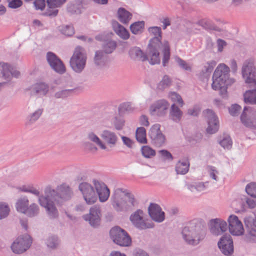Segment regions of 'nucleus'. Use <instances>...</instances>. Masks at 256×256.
Wrapping results in <instances>:
<instances>
[{
  "label": "nucleus",
  "mask_w": 256,
  "mask_h": 256,
  "mask_svg": "<svg viewBox=\"0 0 256 256\" xmlns=\"http://www.w3.org/2000/svg\"><path fill=\"white\" fill-rule=\"evenodd\" d=\"M73 192L71 188L65 184L58 186L56 190L48 186L44 190V196L38 198L40 205L44 208L50 219H54L58 216V212L54 202L58 204L71 199Z\"/></svg>",
  "instance_id": "nucleus-1"
},
{
  "label": "nucleus",
  "mask_w": 256,
  "mask_h": 256,
  "mask_svg": "<svg viewBox=\"0 0 256 256\" xmlns=\"http://www.w3.org/2000/svg\"><path fill=\"white\" fill-rule=\"evenodd\" d=\"M230 68L224 64H220L216 68L212 76V88L214 90L219 91L223 98L227 96L228 87L235 82L230 77Z\"/></svg>",
  "instance_id": "nucleus-2"
},
{
  "label": "nucleus",
  "mask_w": 256,
  "mask_h": 256,
  "mask_svg": "<svg viewBox=\"0 0 256 256\" xmlns=\"http://www.w3.org/2000/svg\"><path fill=\"white\" fill-rule=\"evenodd\" d=\"M182 237L188 245L196 246L204 238L206 229L204 226L197 220H192L182 232Z\"/></svg>",
  "instance_id": "nucleus-3"
},
{
  "label": "nucleus",
  "mask_w": 256,
  "mask_h": 256,
  "mask_svg": "<svg viewBox=\"0 0 256 256\" xmlns=\"http://www.w3.org/2000/svg\"><path fill=\"white\" fill-rule=\"evenodd\" d=\"M134 196L126 194L122 188H116L113 192V209L117 212L131 211L136 206Z\"/></svg>",
  "instance_id": "nucleus-4"
},
{
  "label": "nucleus",
  "mask_w": 256,
  "mask_h": 256,
  "mask_svg": "<svg viewBox=\"0 0 256 256\" xmlns=\"http://www.w3.org/2000/svg\"><path fill=\"white\" fill-rule=\"evenodd\" d=\"M150 36L154 37L151 38L148 45V56L150 58V64H160L159 49L162 44V30L159 26H151L148 30Z\"/></svg>",
  "instance_id": "nucleus-5"
},
{
  "label": "nucleus",
  "mask_w": 256,
  "mask_h": 256,
  "mask_svg": "<svg viewBox=\"0 0 256 256\" xmlns=\"http://www.w3.org/2000/svg\"><path fill=\"white\" fill-rule=\"evenodd\" d=\"M87 60V54L84 48L76 46L70 60V66L76 72L81 73L84 69Z\"/></svg>",
  "instance_id": "nucleus-6"
},
{
  "label": "nucleus",
  "mask_w": 256,
  "mask_h": 256,
  "mask_svg": "<svg viewBox=\"0 0 256 256\" xmlns=\"http://www.w3.org/2000/svg\"><path fill=\"white\" fill-rule=\"evenodd\" d=\"M132 225L139 230H144L154 227L153 224L150 222L144 212L138 209L132 212L129 217Z\"/></svg>",
  "instance_id": "nucleus-7"
},
{
  "label": "nucleus",
  "mask_w": 256,
  "mask_h": 256,
  "mask_svg": "<svg viewBox=\"0 0 256 256\" xmlns=\"http://www.w3.org/2000/svg\"><path fill=\"white\" fill-rule=\"evenodd\" d=\"M32 242V238L28 234L20 236L12 244V250L15 254H22L30 248Z\"/></svg>",
  "instance_id": "nucleus-8"
},
{
  "label": "nucleus",
  "mask_w": 256,
  "mask_h": 256,
  "mask_svg": "<svg viewBox=\"0 0 256 256\" xmlns=\"http://www.w3.org/2000/svg\"><path fill=\"white\" fill-rule=\"evenodd\" d=\"M242 78L245 82L250 84V87H256V68L252 61H246L242 70Z\"/></svg>",
  "instance_id": "nucleus-9"
},
{
  "label": "nucleus",
  "mask_w": 256,
  "mask_h": 256,
  "mask_svg": "<svg viewBox=\"0 0 256 256\" xmlns=\"http://www.w3.org/2000/svg\"><path fill=\"white\" fill-rule=\"evenodd\" d=\"M113 242L122 246H129L132 239L128 234L118 226L113 227Z\"/></svg>",
  "instance_id": "nucleus-10"
},
{
  "label": "nucleus",
  "mask_w": 256,
  "mask_h": 256,
  "mask_svg": "<svg viewBox=\"0 0 256 256\" xmlns=\"http://www.w3.org/2000/svg\"><path fill=\"white\" fill-rule=\"evenodd\" d=\"M78 189L87 204H92L96 202L98 196L91 184L86 182H82L79 184Z\"/></svg>",
  "instance_id": "nucleus-11"
},
{
  "label": "nucleus",
  "mask_w": 256,
  "mask_h": 256,
  "mask_svg": "<svg viewBox=\"0 0 256 256\" xmlns=\"http://www.w3.org/2000/svg\"><path fill=\"white\" fill-rule=\"evenodd\" d=\"M20 72L13 68L8 63L0 62V76L6 80V82L12 84L13 77L18 78Z\"/></svg>",
  "instance_id": "nucleus-12"
},
{
  "label": "nucleus",
  "mask_w": 256,
  "mask_h": 256,
  "mask_svg": "<svg viewBox=\"0 0 256 256\" xmlns=\"http://www.w3.org/2000/svg\"><path fill=\"white\" fill-rule=\"evenodd\" d=\"M240 120L246 126L256 128V110L250 106H245Z\"/></svg>",
  "instance_id": "nucleus-13"
},
{
  "label": "nucleus",
  "mask_w": 256,
  "mask_h": 256,
  "mask_svg": "<svg viewBox=\"0 0 256 256\" xmlns=\"http://www.w3.org/2000/svg\"><path fill=\"white\" fill-rule=\"evenodd\" d=\"M228 222L229 231L232 235L240 236L244 234V229L242 223L236 216L230 215L228 219Z\"/></svg>",
  "instance_id": "nucleus-14"
},
{
  "label": "nucleus",
  "mask_w": 256,
  "mask_h": 256,
  "mask_svg": "<svg viewBox=\"0 0 256 256\" xmlns=\"http://www.w3.org/2000/svg\"><path fill=\"white\" fill-rule=\"evenodd\" d=\"M203 114L208 122L207 132L213 134L218 132L219 128L218 120L214 112L207 109L203 112Z\"/></svg>",
  "instance_id": "nucleus-15"
},
{
  "label": "nucleus",
  "mask_w": 256,
  "mask_h": 256,
  "mask_svg": "<svg viewBox=\"0 0 256 256\" xmlns=\"http://www.w3.org/2000/svg\"><path fill=\"white\" fill-rule=\"evenodd\" d=\"M83 219L88 222L94 228L99 226L100 222V207L94 206L90 209L88 214L82 216Z\"/></svg>",
  "instance_id": "nucleus-16"
},
{
  "label": "nucleus",
  "mask_w": 256,
  "mask_h": 256,
  "mask_svg": "<svg viewBox=\"0 0 256 256\" xmlns=\"http://www.w3.org/2000/svg\"><path fill=\"white\" fill-rule=\"evenodd\" d=\"M209 228L210 232L214 236H220L226 231L228 224L221 218H214L210 220Z\"/></svg>",
  "instance_id": "nucleus-17"
},
{
  "label": "nucleus",
  "mask_w": 256,
  "mask_h": 256,
  "mask_svg": "<svg viewBox=\"0 0 256 256\" xmlns=\"http://www.w3.org/2000/svg\"><path fill=\"white\" fill-rule=\"evenodd\" d=\"M46 60L52 68L56 72L60 74L66 72V68L63 62L54 53L48 52Z\"/></svg>",
  "instance_id": "nucleus-18"
},
{
  "label": "nucleus",
  "mask_w": 256,
  "mask_h": 256,
  "mask_svg": "<svg viewBox=\"0 0 256 256\" xmlns=\"http://www.w3.org/2000/svg\"><path fill=\"white\" fill-rule=\"evenodd\" d=\"M95 190L101 202H105L110 196V190L106 184L100 180L94 179L92 180Z\"/></svg>",
  "instance_id": "nucleus-19"
},
{
  "label": "nucleus",
  "mask_w": 256,
  "mask_h": 256,
  "mask_svg": "<svg viewBox=\"0 0 256 256\" xmlns=\"http://www.w3.org/2000/svg\"><path fill=\"white\" fill-rule=\"evenodd\" d=\"M218 244L221 252L225 255H230L234 252L233 242L229 234L223 236Z\"/></svg>",
  "instance_id": "nucleus-20"
},
{
  "label": "nucleus",
  "mask_w": 256,
  "mask_h": 256,
  "mask_svg": "<svg viewBox=\"0 0 256 256\" xmlns=\"http://www.w3.org/2000/svg\"><path fill=\"white\" fill-rule=\"evenodd\" d=\"M149 136L152 142L157 146H160L165 142V136L160 130L159 124H154L150 128Z\"/></svg>",
  "instance_id": "nucleus-21"
},
{
  "label": "nucleus",
  "mask_w": 256,
  "mask_h": 256,
  "mask_svg": "<svg viewBox=\"0 0 256 256\" xmlns=\"http://www.w3.org/2000/svg\"><path fill=\"white\" fill-rule=\"evenodd\" d=\"M148 214L151 218L158 222H161L164 220V212L159 205L151 203L148 208Z\"/></svg>",
  "instance_id": "nucleus-22"
},
{
  "label": "nucleus",
  "mask_w": 256,
  "mask_h": 256,
  "mask_svg": "<svg viewBox=\"0 0 256 256\" xmlns=\"http://www.w3.org/2000/svg\"><path fill=\"white\" fill-rule=\"evenodd\" d=\"M170 106L169 103L165 100H160L154 103L150 110L152 114H156L159 116L165 114Z\"/></svg>",
  "instance_id": "nucleus-23"
},
{
  "label": "nucleus",
  "mask_w": 256,
  "mask_h": 256,
  "mask_svg": "<svg viewBox=\"0 0 256 256\" xmlns=\"http://www.w3.org/2000/svg\"><path fill=\"white\" fill-rule=\"evenodd\" d=\"M244 222L248 232V236L250 238H256V210L254 216H248L244 219Z\"/></svg>",
  "instance_id": "nucleus-24"
},
{
  "label": "nucleus",
  "mask_w": 256,
  "mask_h": 256,
  "mask_svg": "<svg viewBox=\"0 0 256 256\" xmlns=\"http://www.w3.org/2000/svg\"><path fill=\"white\" fill-rule=\"evenodd\" d=\"M96 39L98 41L104 42L102 48L106 54L112 52V32H104L96 36Z\"/></svg>",
  "instance_id": "nucleus-25"
},
{
  "label": "nucleus",
  "mask_w": 256,
  "mask_h": 256,
  "mask_svg": "<svg viewBox=\"0 0 256 256\" xmlns=\"http://www.w3.org/2000/svg\"><path fill=\"white\" fill-rule=\"evenodd\" d=\"M49 90V86L45 82H38L34 84L30 88L32 96H46Z\"/></svg>",
  "instance_id": "nucleus-26"
},
{
  "label": "nucleus",
  "mask_w": 256,
  "mask_h": 256,
  "mask_svg": "<svg viewBox=\"0 0 256 256\" xmlns=\"http://www.w3.org/2000/svg\"><path fill=\"white\" fill-rule=\"evenodd\" d=\"M113 30L115 33L123 40H127L130 37L128 30L117 21L113 22Z\"/></svg>",
  "instance_id": "nucleus-27"
},
{
  "label": "nucleus",
  "mask_w": 256,
  "mask_h": 256,
  "mask_svg": "<svg viewBox=\"0 0 256 256\" xmlns=\"http://www.w3.org/2000/svg\"><path fill=\"white\" fill-rule=\"evenodd\" d=\"M116 17L122 24H128L132 20V14L124 8H120L117 10Z\"/></svg>",
  "instance_id": "nucleus-28"
},
{
  "label": "nucleus",
  "mask_w": 256,
  "mask_h": 256,
  "mask_svg": "<svg viewBox=\"0 0 256 256\" xmlns=\"http://www.w3.org/2000/svg\"><path fill=\"white\" fill-rule=\"evenodd\" d=\"M128 54L132 59L144 61L148 58H149V60L150 61V58L148 57V55L146 56L138 47L134 46L130 48Z\"/></svg>",
  "instance_id": "nucleus-29"
},
{
  "label": "nucleus",
  "mask_w": 256,
  "mask_h": 256,
  "mask_svg": "<svg viewBox=\"0 0 256 256\" xmlns=\"http://www.w3.org/2000/svg\"><path fill=\"white\" fill-rule=\"evenodd\" d=\"M190 162L188 160H182L178 161L176 165V171L178 174H185L188 170Z\"/></svg>",
  "instance_id": "nucleus-30"
},
{
  "label": "nucleus",
  "mask_w": 256,
  "mask_h": 256,
  "mask_svg": "<svg viewBox=\"0 0 256 256\" xmlns=\"http://www.w3.org/2000/svg\"><path fill=\"white\" fill-rule=\"evenodd\" d=\"M182 116V112L174 104H172L170 110V118L174 121L178 122L180 120Z\"/></svg>",
  "instance_id": "nucleus-31"
},
{
  "label": "nucleus",
  "mask_w": 256,
  "mask_h": 256,
  "mask_svg": "<svg viewBox=\"0 0 256 256\" xmlns=\"http://www.w3.org/2000/svg\"><path fill=\"white\" fill-rule=\"evenodd\" d=\"M28 202L29 201L27 197L20 198L16 204V210L18 212L24 214L26 212V211L28 207Z\"/></svg>",
  "instance_id": "nucleus-32"
},
{
  "label": "nucleus",
  "mask_w": 256,
  "mask_h": 256,
  "mask_svg": "<svg viewBox=\"0 0 256 256\" xmlns=\"http://www.w3.org/2000/svg\"><path fill=\"white\" fill-rule=\"evenodd\" d=\"M208 182H198L193 184H190L187 186L188 188L192 192H201L205 190L208 187Z\"/></svg>",
  "instance_id": "nucleus-33"
},
{
  "label": "nucleus",
  "mask_w": 256,
  "mask_h": 256,
  "mask_svg": "<svg viewBox=\"0 0 256 256\" xmlns=\"http://www.w3.org/2000/svg\"><path fill=\"white\" fill-rule=\"evenodd\" d=\"M144 28V21H138L134 22L130 24V29L132 33L134 34H141Z\"/></svg>",
  "instance_id": "nucleus-34"
},
{
  "label": "nucleus",
  "mask_w": 256,
  "mask_h": 256,
  "mask_svg": "<svg viewBox=\"0 0 256 256\" xmlns=\"http://www.w3.org/2000/svg\"><path fill=\"white\" fill-rule=\"evenodd\" d=\"M244 97L245 103L256 104V89L246 91Z\"/></svg>",
  "instance_id": "nucleus-35"
},
{
  "label": "nucleus",
  "mask_w": 256,
  "mask_h": 256,
  "mask_svg": "<svg viewBox=\"0 0 256 256\" xmlns=\"http://www.w3.org/2000/svg\"><path fill=\"white\" fill-rule=\"evenodd\" d=\"M136 137L138 142L140 144L147 143L146 138V130L144 127H139L136 128Z\"/></svg>",
  "instance_id": "nucleus-36"
},
{
  "label": "nucleus",
  "mask_w": 256,
  "mask_h": 256,
  "mask_svg": "<svg viewBox=\"0 0 256 256\" xmlns=\"http://www.w3.org/2000/svg\"><path fill=\"white\" fill-rule=\"evenodd\" d=\"M163 46L162 65L165 66L168 63L170 57V48L168 41H164L162 44Z\"/></svg>",
  "instance_id": "nucleus-37"
},
{
  "label": "nucleus",
  "mask_w": 256,
  "mask_h": 256,
  "mask_svg": "<svg viewBox=\"0 0 256 256\" xmlns=\"http://www.w3.org/2000/svg\"><path fill=\"white\" fill-rule=\"evenodd\" d=\"M172 84V80L170 78L167 76H164L162 80L158 84L156 88L160 90H164L168 88Z\"/></svg>",
  "instance_id": "nucleus-38"
},
{
  "label": "nucleus",
  "mask_w": 256,
  "mask_h": 256,
  "mask_svg": "<svg viewBox=\"0 0 256 256\" xmlns=\"http://www.w3.org/2000/svg\"><path fill=\"white\" fill-rule=\"evenodd\" d=\"M88 139L98 146L101 149L106 150V146L104 143L93 132H90L88 134Z\"/></svg>",
  "instance_id": "nucleus-39"
},
{
  "label": "nucleus",
  "mask_w": 256,
  "mask_h": 256,
  "mask_svg": "<svg viewBox=\"0 0 256 256\" xmlns=\"http://www.w3.org/2000/svg\"><path fill=\"white\" fill-rule=\"evenodd\" d=\"M134 108L132 106L130 102H124L120 104L118 108V112L120 116H122L126 112H132Z\"/></svg>",
  "instance_id": "nucleus-40"
},
{
  "label": "nucleus",
  "mask_w": 256,
  "mask_h": 256,
  "mask_svg": "<svg viewBox=\"0 0 256 256\" xmlns=\"http://www.w3.org/2000/svg\"><path fill=\"white\" fill-rule=\"evenodd\" d=\"M43 111V108H38L34 112L30 114L27 118V123L30 124L36 122L42 116Z\"/></svg>",
  "instance_id": "nucleus-41"
},
{
  "label": "nucleus",
  "mask_w": 256,
  "mask_h": 256,
  "mask_svg": "<svg viewBox=\"0 0 256 256\" xmlns=\"http://www.w3.org/2000/svg\"><path fill=\"white\" fill-rule=\"evenodd\" d=\"M60 32L63 34L70 36L74 34V30L72 25H64L59 26Z\"/></svg>",
  "instance_id": "nucleus-42"
},
{
  "label": "nucleus",
  "mask_w": 256,
  "mask_h": 256,
  "mask_svg": "<svg viewBox=\"0 0 256 256\" xmlns=\"http://www.w3.org/2000/svg\"><path fill=\"white\" fill-rule=\"evenodd\" d=\"M26 212L24 214L30 217L36 216L39 213V207L36 204L33 203L29 206H28Z\"/></svg>",
  "instance_id": "nucleus-43"
},
{
  "label": "nucleus",
  "mask_w": 256,
  "mask_h": 256,
  "mask_svg": "<svg viewBox=\"0 0 256 256\" xmlns=\"http://www.w3.org/2000/svg\"><path fill=\"white\" fill-rule=\"evenodd\" d=\"M218 143L224 149L226 150L230 149L232 144V140L228 135L224 136L222 139L219 140Z\"/></svg>",
  "instance_id": "nucleus-44"
},
{
  "label": "nucleus",
  "mask_w": 256,
  "mask_h": 256,
  "mask_svg": "<svg viewBox=\"0 0 256 256\" xmlns=\"http://www.w3.org/2000/svg\"><path fill=\"white\" fill-rule=\"evenodd\" d=\"M46 246L52 249L56 248L60 244V240L58 236H52L48 238L46 242Z\"/></svg>",
  "instance_id": "nucleus-45"
},
{
  "label": "nucleus",
  "mask_w": 256,
  "mask_h": 256,
  "mask_svg": "<svg viewBox=\"0 0 256 256\" xmlns=\"http://www.w3.org/2000/svg\"><path fill=\"white\" fill-rule=\"evenodd\" d=\"M141 150L142 154L146 158H150L156 154L155 150L148 146H143Z\"/></svg>",
  "instance_id": "nucleus-46"
},
{
  "label": "nucleus",
  "mask_w": 256,
  "mask_h": 256,
  "mask_svg": "<svg viewBox=\"0 0 256 256\" xmlns=\"http://www.w3.org/2000/svg\"><path fill=\"white\" fill-rule=\"evenodd\" d=\"M10 208L6 204L0 202V219L6 218L9 214Z\"/></svg>",
  "instance_id": "nucleus-47"
},
{
  "label": "nucleus",
  "mask_w": 256,
  "mask_h": 256,
  "mask_svg": "<svg viewBox=\"0 0 256 256\" xmlns=\"http://www.w3.org/2000/svg\"><path fill=\"white\" fill-rule=\"evenodd\" d=\"M246 191L249 196L256 198V182L248 184L246 187Z\"/></svg>",
  "instance_id": "nucleus-48"
},
{
  "label": "nucleus",
  "mask_w": 256,
  "mask_h": 256,
  "mask_svg": "<svg viewBox=\"0 0 256 256\" xmlns=\"http://www.w3.org/2000/svg\"><path fill=\"white\" fill-rule=\"evenodd\" d=\"M104 54L102 50H97L94 57V64L97 66H101L104 63Z\"/></svg>",
  "instance_id": "nucleus-49"
},
{
  "label": "nucleus",
  "mask_w": 256,
  "mask_h": 256,
  "mask_svg": "<svg viewBox=\"0 0 256 256\" xmlns=\"http://www.w3.org/2000/svg\"><path fill=\"white\" fill-rule=\"evenodd\" d=\"M66 2V0H46L48 7L55 8L60 7Z\"/></svg>",
  "instance_id": "nucleus-50"
},
{
  "label": "nucleus",
  "mask_w": 256,
  "mask_h": 256,
  "mask_svg": "<svg viewBox=\"0 0 256 256\" xmlns=\"http://www.w3.org/2000/svg\"><path fill=\"white\" fill-rule=\"evenodd\" d=\"M72 91V89L62 90L56 92L54 96L56 98H64L69 96Z\"/></svg>",
  "instance_id": "nucleus-51"
},
{
  "label": "nucleus",
  "mask_w": 256,
  "mask_h": 256,
  "mask_svg": "<svg viewBox=\"0 0 256 256\" xmlns=\"http://www.w3.org/2000/svg\"><path fill=\"white\" fill-rule=\"evenodd\" d=\"M216 62L214 61L208 62L205 64L202 70V72L203 74H209L210 73L214 66H216Z\"/></svg>",
  "instance_id": "nucleus-52"
},
{
  "label": "nucleus",
  "mask_w": 256,
  "mask_h": 256,
  "mask_svg": "<svg viewBox=\"0 0 256 256\" xmlns=\"http://www.w3.org/2000/svg\"><path fill=\"white\" fill-rule=\"evenodd\" d=\"M101 137L104 142L108 144H112V132L108 130H104L102 132Z\"/></svg>",
  "instance_id": "nucleus-53"
},
{
  "label": "nucleus",
  "mask_w": 256,
  "mask_h": 256,
  "mask_svg": "<svg viewBox=\"0 0 256 256\" xmlns=\"http://www.w3.org/2000/svg\"><path fill=\"white\" fill-rule=\"evenodd\" d=\"M168 98L174 102H177L181 106L184 104V102L180 95L175 92H170L168 94Z\"/></svg>",
  "instance_id": "nucleus-54"
},
{
  "label": "nucleus",
  "mask_w": 256,
  "mask_h": 256,
  "mask_svg": "<svg viewBox=\"0 0 256 256\" xmlns=\"http://www.w3.org/2000/svg\"><path fill=\"white\" fill-rule=\"evenodd\" d=\"M200 110L201 108L199 106L195 105L188 110L187 114L190 116H196L199 114Z\"/></svg>",
  "instance_id": "nucleus-55"
},
{
  "label": "nucleus",
  "mask_w": 256,
  "mask_h": 256,
  "mask_svg": "<svg viewBox=\"0 0 256 256\" xmlns=\"http://www.w3.org/2000/svg\"><path fill=\"white\" fill-rule=\"evenodd\" d=\"M176 62L178 64L179 66L182 68L186 70H191V66H189L188 64L186 63V62L180 58L178 56H176L175 58Z\"/></svg>",
  "instance_id": "nucleus-56"
},
{
  "label": "nucleus",
  "mask_w": 256,
  "mask_h": 256,
  "mask_svg": "<svg viewBox=\"0 0 256 256\" xmlns=\"http://www.w3.org/2000/svg\"><path fill=\"white\" fill-rule=\"evenodd\" d=\"M124 125V120L122 118L116 117L114 121V126L116 130H121Z\"/></svg>",
  "instance_id": "nucleus-57"
},
{
  "label": "nucleus",
  "mask_w": 256,
  "mask_h": 256,
  "mask_svg": "<svg viewBox=\"0 0 256 256\" xmlns=\"http://www.w3.org/2000/svg\"><path fill=\"white\" fill-rule=\"evenodd\" d=\"M208 172L209 173L210 176L215 180L216 181H218V172L216 170V168L214 166H209L208 168Z\"/></svg>",
  "instance_id": "nucleus-58"
},
{
  "label": "nucleus",
  "mask_w": 256,
  "mask_h": 256,
  "mask_svg": "<svg viewBox=\"0 0 256 256\" xmlns=\"http://www.w3.org/2000/svg\"><path fill=\"white\" fill-rule=\"evenodd\" d=\"M8 6L11 8L16 9L22 5V0H8Z\"/></svg>",
  "instance_id": "nucleus-59"
},
{
  "label": "nucleus",
  "mask_w": 256,
  "mask_h": 256,
  "mask_svg": "<svg viewBox=\"0 0 256 256\" xmlns=\"http://www.w3.org/2000/svg\"><path fill=\"white\" fill-rule=\"evenodd\" d=\"M58 9L48 7L46 11L44 14V15L50 18H54L56 17L58 15Z\"/></svg>",
  "instance_id": "nucleus-60"
},
{
  "label": "nucleus",
  "mask_w": 256,
  "mask_h": 256,
  "mask_svg": "<svg viewBox=\"0 0 256 256\" xmlns=\"http://www.w3.org/2000/svg\"><path fill=\"white\" fill-rule=\"evenodd\" d=\"M241 108H242L240 106L234 104L229 108V112L232 116H235L238 114Z\"/></svg>",
  "instance_id": "nucleus-61"
},
{
  "label": "nucleus",
  "mask_w": 256,
  "mask_h": 256,
  "mask_svg": "<svg viewBox=\"0 0 256 256\" xmlns=\"http://www.w3.org/2000/svg\"><path fill=\"white\" fill-rule=\"evenodd\" d=\"M34 4L35 8L37 10H43L46 6L45 0H35L34 2Z\"/></svg>",
  "instance_id": "nucleus-62"
},
{
  "label": "nucleus",
  "mask_w": 256,
  "mask_h": 256,
  "mask_svg": "<svg viewBox=\"0 0 256 256\" xmlns=\"http://www.w3.org/2000/svg\"><path fill=\"white\" fill-rule=\"evenodd\" d=\"M158 152L164 160H172L173 158L172 154L166 150H160Z\"/></svg>",
  "instance_id": "nucleus-63"
},
{
  "label": "nucleus",
  "mask_w": 256,
  "mask_h": 256,
  "mask_svg": "<svg viewBox=\"0 0 256 256\" xmlns=\"http://www.w3.org/2000/svg\"><path fill=\"white\" fill-rule=\"evenodd\" d=\"M140 124L144 126H150V122L148 121V117L146 115H142L139 118Z\"/></svg>",
  "instance_id": "nucleus-64"
}]
</instances>
